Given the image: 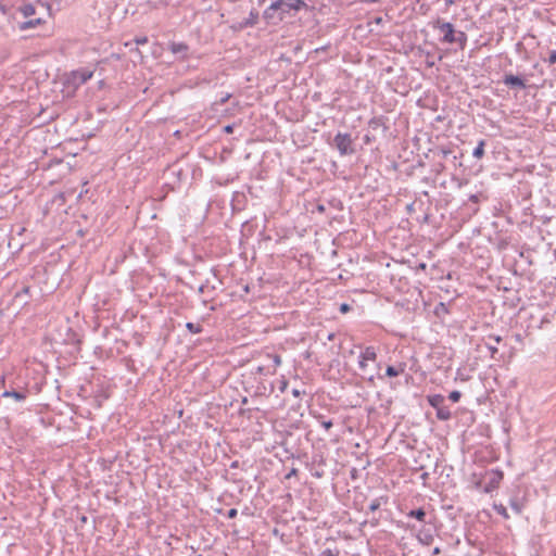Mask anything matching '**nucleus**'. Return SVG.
I'll return each mask as SVG.
<instances>
[{
	"label": "nucleus",
	"mask_w": 556,
	"mask_h": 556,
	"mask_svg": "<svg viewBox=\"0 0 556 556\" xmlns=\"http://www.w3.org/2000/svg\"><path fill=\"white\" fill-rule=\"evenodd\" d=\"M333 146L337 148L340 155H350L355 152L350 134L338 132L333 138Z\"/></svg>",
	"instance_id": "nucleus-1"
},
{
	"label": "nucleus",
	"mask_w": 556,
	"mask_h": 556,
	"mask_svg": "<svg viewBox=\"0 0 556 556\" xmlns=\"http://www.w3.org/2000/svg\"><path fill=\"white\" fill-rule=\"evenodd\" d=\"M93 73L88 70L73 71L67 78V83L78 88L92 77Z\"/></svg>",
	"instance_id": "nucleus-2"
},
{
	"label": "nucleus",
	"mask_w": 556,
	"mask_h": 556,
	"mask_svg": "<svg viewBox=\"0 0 556 556\" xmlns=\"http://www.w3.org/2000/svg\"><path fill=\"white\" fill-rule=\"evenodd\" d=\"M438 24L439 29L444 33L442 41L447 43H454V36L456 31L454 29L453 24L448 22H438Z\"/></svg>",
	"instance_id": "nucleus-3"
},
{
	"label": "nucleus",
	"mask_w": 556,
	"mask_h": 556,
	"mask_svg": "<svg viewBox=\"0 0 556 556\" xmlns=\"http://www.w3.org/2000/svg\"><path fill=\"white\" fill-rule=\"evenodd\" d=\"M503 83L506 86L517 87L519 89H525L526 88V84H525L523 79H521L519 76H516V75H513V74H506L504 76Z\"/></svg>",
	"instance_id": "nucleus-4"
},
{
	"label": "nucleus",
	"mask_w": 556,
	"mask_h": 556,
	"mask_svg": "<svg viewBox=\"0 0 556 556\" xmlns=\"http://www.w3.org/2000/svg\"><path fill=\"white\" fill-rule=\"evenodd\" d=\"M377 358L376 349L374 346H367L359 355V365L365 362H375Z\"/></svg>",
	"instance_id": "nucleus-5"
},
{
	"label": "nucleus",
	"mask_w": 556,
	"mask_h": 556,
	"mask_svg": "<svg viewBox=\"0 0 556 556\" xmlns=\"http://www.w3.org/2000/svg\"><path fill=\"white\" fill-rule=\"evenodd\" d=\"M169 50L174 53V54H179L181 55L182 58H185L187 55V52L189 50V47L184 43V42H172L169 45Z\"/></svg>",
	"instance_id": "nucleus-6"
},
{
	"label": "nucleus",
	"mask_w": 556,
	"mask_h": 556,
	"mask_svg": "<svg viewBox=\"0 0 556 556\" xmlns=\"http://www.w3.org/2000/svg\"><path fill=\"white\" fill-rule=\"evenodd\" d=\"M43 23H45V20L41 17L29 18L28 21L21 23L18 27L21 30H26V29L35 28Z\"/></svg>",
	"instance_id": "nucleus-7"
},
{
	"label": "nucleus",
	"mask_w": 556,
	"mask_h": 556,
	"mask_svg": "<svg viewBox=\"0 0 556 556\" xmlns=\"http://www.w3.org/2000/svg\"><path fill=\"white\" fill-rule=\"evenodd\" d=\"M24 17L29 18L36 14V7L31 3H24L18 8Z\"/></svg>",
	"instance_id": "nucleus-8"
},
{
	"label": "nucleus",
	"mask_w": 556,
	"mask_h": 556,
	"mask_svg": "<svg viewBox=\"0 0 556 556\" xmlns=\"http://www.w3.org/2000/svg\"><path fill=\"white\" fill-rule=\"evenodd\" d=\"M404 370H405V364L401 363L397 367L388 366L386 369V375L388 377H397L399 375L403 374Z\"/></svg>",
	"instance_id": "nucleus-9"
},
{
	"label": "nucleus",
	"mask_w": 556,
	"mask_h": 556,
	"mask_svg": "<svg viewBox=\"0 0 556 556\" xmlns=\"http://www.w3.org/2000/svg\"><path fill=\"white\" fill-rule=\"evenodd\" d=\"M428 401L433 408L438 409L439 407L443 406L445 399L441 394H434L429 396Z\"/></svg>",
	"instance_id": "nucleus-10"
},
{
	"label": "nucleus",
	"mask_w": 556,
	"mask_h": 556,
	"mask_svg": "<svg viewBox=\"0 0 556 556\" xmlns=\"http://www.w3.org/2000/svg\"><path fill=\"white\" fill-rule=\"evenodd\" d=\"M2 396L4 397H13L15 401L21 402L26 399V394L18 391H4Z\"/></svg>",
	"instance_id": "nucleus-11"
},
{
	"label": "nucleus",
	"mask_w": 556,
	"mask_h": 556,
	"mask_svg": "<svg viewBox=\"0 0 556 556\" xmlns=\"http://www.w3.org/2000/svg\"><path fill=\"white\" fill-rule=\"evenodd\" d=\"M451 416V410L448 409V407H445L444 405L437 409V417L440 420H448Z\"/></svg>",
	"instance_id": "nucleus-12"
},
{
	"label": "nucleus",
	"mask_w": 556,
	"mask_h": 556,
	"mask_svg": "<svg viewBox=\"0 0 556 556\" xmlns=\"http://www.w3.org/2000/svg\"><path fill=\"white\" fill-rule=\"evenodd\" d=\"M502 478H503L502 472H497L496 475H494V477L491 479L489 485L485 486V492H490L491 490L497 488Z\"/></svg>",
	"instance_id": "nucleus-13"
},
{
	"label": "nucleus",
	"mask_w": 556,
	"mask_h": 556,
	"mask_svg": "<svg viewBox=\"0 0 556 556\" xmlns=\"http://www.w3.org/2000/svg\"><path fill=\"white\" fill-rule=\"evenodd\" d=\"M484 147H485V141L480 140L478 142V146L475 148V150L472 152L473 157L481 159L484 155Z\"/></svg>",
	"instance_id": "nucleus-14"
},
{
	"label": "nucleus",
	"mask_w": 556,
	"mask_h": 556,
	"mask_svg": "<svg viewBox=\"0 0 556 556\" xmlns=\"http://www.w3.org/2000/svg\"><path fill=\"white\" fill-rule=\"evenodd\" d=\"M408 517L416 518L417 520L424 522L426 517V511L422 508L410 510L407 515Z\"/></svg>",
	"instance_id": "nucleus-15"
},
{
	"label": "nucleus",
	"mask_w": 556,
	"mask_h": 556,
	"mask_svg": "<svg viewBox=\"0 0 556 556\" xmlns=\"http://www.w3.org/2000/svg\"><path fill=\"white\" fill-rule=\"evenodd\" d=\"M454 39V42L458 43L462 49L465 48L467 42V35L464 31L455 33Z\"/></svg>",
	"instance_id": "nucleus-16"
},
{
	"label": "nucleus",
	"mask_w": 556,
	"mask_h": 556,
	"mask_svg": "<svg viewBox=\"0 0 556 556\" xmlns=\"http://www.w3.org/2000/svg\"><path fill=\"white\" fill-rule=\"evenodd\" d=\"M186 328L191 332V333H200L202 332V326L200 324H194V323H187L186 324Z\"/></svg>",
	"instance_id": "nucleus-17"
},
{
	"label": "nucleus",
	"mask_w": 556,
	"mask_h": 556,
	"mask_svg": "<svg viewBox=\"0 0 556 556\" xmlns=\"http://www.w3.org/2000/svg\"><path fill=\"white\" fill-rule=\"evenodd\" d=\"M494 509L496 510L497 514H500L501 516H503L505 519H508L509 518V515L507 513V509L504 505L502 504H495L494 505Z\"/></svg>",
	"instance_id": "nucleus-18"
},
{
	"label": "nucleus",
	"mask_w": 556,
	"mask_h": 556,
	"mask_svg": "<svg viewBox=\"0 0 556 556\" xmlns=\"http://www.w3.org/2000/svg\"><path fill=\"white\" fill-rule=\"evenodd\" d=\"M268 357H269V358L271 359V362H273V368H274V370H275L278 366H280V364H281V357H280L279 355H277V354H273V355H268Z\"/></svg>",
	"instance_id": "nucleus-19"
},
{
	"label": "nucleus",
	"mask_w": 556,
	"mask_h": 556,
	"mask_svg": "<svg viewBox=\"0 0 556 556\" xmlns=\"http://www.w3.org/2000/svg\"><path fill=\"white\" fill-rule=\"evenodd\" d=\"M381 500L382 498L372 500L371 503L369 504V510L375 511V510L379 509L381 506Z\"/></svg>",
	"instance_id": "nucleus-20"
},
{
	"label": "nucleus",
	"mask_w": 556,
	"mask_h": 556,
	"mask_svg": "<svg viewBox=\"0 0 556 556\" xmlns=\"http://www.w3.org/2000/svg\"><path fill=\"white\" fill-rule=\"evenodd\" d=\"M460 396H462L460 392H459V391H457V390H454V391H452V392L450 393L448 399H450L451 401H453V402H455V403H456V402H458V401H459Z\"/></svg>",
	"instance_id": "nucleus-21"
},
{
	"label": "nucleus",
	"mask_w": 556,
	"mask_h": 556,
	"mask_svg": "<svg viewBox=\"0 0 556 556\" xmlns=\"http://www.w3.org/2000/svg\"><path fill=\"white\" fill-rule=\"evenodd\" d=\"M321 556H339V551L326 548L325 551L321 552Z\"/></svg>",
	"instance_id": "nucleus-22"
},
{
	"label": "nucleus",
	"mask_w": 556,
	"mask_h": 556,
	"mask_svg": "<svg viewBox=\"0 0 556 556\" xmlns=\"http://www.w3.org/2000/svg\"><path fill=\"white\" fill-rule=\"evenodd\" d=\"M544 61L547 62L549 65L555 64L556 63V50L551 51L548 59L544 60Z\"/></svg>",
	"instance_id": "nucleus-23"
},
{
	"label": "nucleus",
	"mask_w": 556,
	"mask_h": 556,
	"mask_svg": "<svg viewBox=\"0 0 556 556\" xmlns=\"http://www.w3.org/2000/svg\"><path fill=\"white\" fill-rule=\"evenodd\" d=\"M134 41H135L136 45H146V43H148V37H146V36L136 37L134 39Z\"/></svg>",
	"instance_id": "nucleus-24"
},
{
	"label": "nucleus",
	"mask_w": 556,
	"mask_h": 556,
	"mask_svg": "<svg viewBox=\"0 0 556 556\" xmlns=\"http://www.w3.org/2000/svg\"><path fill=\"white\" fill-rule=\"evenodd\" d=\"M486 346H488V350H489V351H490V353H491V357H492V358H495V355H496V354H497V352H498L497 348H496V346H493V345H490V344H488Z\"/></svg>",
	"instance_id": "nucleus-25"
},
{
	"label": "nucleus",
	"mask_w": 556,
	"mask_h": 556,
	"mask_svg": "<svg viewBox=\"0 0 556 556\" xmlns=\"http://www.w3.org/2000/svg\"><path fill=\"white\" fill-rule=\"evenodd\" d=\"M237 515H238V510H237L236 508H231V509H229V510H228V513H227V517H228L229 519L236 518V517H237Z\"/></svg>",
	"instance_id": "nucleus-26"
},
{
	"label": "nucleus",
	"mask_w": 556,
	"mask_h": 556,
	"mask_svg": "<svg viewBox=\"0 0 556 556\" xmlns=\"http://www.w3.org/2000/svg\"><path fill=\"white\" fill-rule=\"evenodd\" d=\"M511 508L517 513V514H520L521 513V507L519 506V504L517 502H511Z\"/></svg>",
	"instance_id": "nucleus-27"
},
{
	"label": "nucleus",
	"mask_w": 556,
	"mask_h": 556,
	"mask_svg": "<svg viewBox=\"0 0 556 556\" xmlns=\"http://www.w3.org/2000/svg\"><path fill=\"white\" fill-rule=\"evenodd\" d=\"M489 339H490V340H493V341H494V342H496V343L502 342V337H501V336L490 334V336H489Z\"/></svg>",
	"instance_id": "nucleus-28"
},
{
	"label": "nucleus",
	"mask_w": 556,
	"mask_h": 556,
	"mask_svg": "<svg viewBox=\"0 0 556 556\" xmlns=\"http://www.w3.org/2000/svg\"><path fill=\"white\" fill-rule=\"evenodd\" d=\"M321 426H323L326 430H329V429L332 427V421H331V420L321 421Z\"/></svg>",
	"instance_id": "nucleus-29"
},
{
	"label": "nucleus",
	"mask_w": 556,
	"mask_h": 556,
	"mask_svg": "<svg viewBox=\"0 0 556 556\" xmlns=\"http://www.w3.org/2000/svg\"><path fill=\"white\" fill-rule=\"evenodd\" d=\"M452 151L450 149H441L440 150V153L442 155V157H447V155L451 153Z\"/></svg>",
	"instance_id": "nucleus-30"
},
{
	"label": "nucleus",
	"mask_w": 556,
	"mask_h": 556,
	"mask_svg": "<svg viewBox=\"0 0 556 556\" xmlns=\"http://www.w3.org/2000/svg\"><path fill=\"white\" fill-rule=\"evenodd\" d=\"M379 124H380V121H379V119H377V118H374V119H371V121L369 122V125H370L371 127H374V128H375V127H377V126H379Z\"/></svg>",
	"instance_id": "nucleus-31"
},
{
	"label": "nucleus",
	"mask_w": 556,
	"mask_h": 556,
	"mask_svg": "<svg viewBox=\"0 0 556 556\" xmlns=\"http://www.w3.org/2000/svg\"><path fill=\"white\" fill-rule=\"evenodd\" d=\"M469 200H470L471 202H473V203H477V202H479V195H478V194H471V195L469 197Z\"/></svg>",
	"instance_id": "nucleus-32"
},
{
	"label": "nucleus",
	"mask_w": 556,
	"mask_h": 556,
	"mask_svg": "<svg viewBox=\"0 0 556 556\" xmlns=\"http://www.w3.org/2000/svg\"><path fill=\"white\" fill-rule=\"evenodd\" d=\"M349 309H350V306H349L348 304H345V303L341 304V306H340V311H341L342 313H345V312H348Z\"/></svg>",
	"instance_id": "nucleus-33"
},
{
	"label": "nucleus",
	"mask_w": 556,
	"mask_h": 556,
	"mask_svg": "<svg viewBox=\"0 0 556 556\" xmlns=\"http://www.w3.org/2000/svg\"><path fill=\"white\" fill-rule=\"evenodd\" d=\"M280 7V2H275L269 7V10H277Z\"/></svg>",
	"instance_id": "nucleus-34"
},
{
	"label": "nucleus",
	"mask_w": 556,
	"mask_h": 556,
	"mask_svg": "<svg viewBox=\"0 0 556 556\" xmlns=\"http://www.w3.org/2000/svg\"><path fill=\"white\" fill-rule=\"evenodd\" d=\"M441 553L440 547H434L432 551V555H439Z\"/></svg>",
	"instance_id": "nucleus-35"
},
{
	"label": "nucleus",
	"mask_w": 556,
	"mask_h": 556,
	"mask_svg": "<svg viewBox=\"0 0 556 556\" xmlns=\"http://www.w3.org/2000/svg\"><path fill=\"white\" fill-rule=\"evenodd\" d=\"M225 131H226L227 134L231 132V131H232V126L227 125V126L225 127Z\"/></svg>",
	"instance_id": "nucleus-36"
},
{
	"label": "nucleus",
	"mask_w": 556,
	"mask_h": 556,
	"mask_svg": "<svg viewBox=\"0 0 556 556\" xmlns=\"http://www.w3.org/2000/svg\"><path fill=\"white\" fill-rule=\"evenodd\" d=\"M333 338H334V333H329V334H328V340H330V341H331V340H333Z\"/></svg>",
	"instance_id": "nucleus-37"
},
{
	"label": "nucleus",
	"mask_w": 556,
	"mask_h": 556,
	"mask_svg": "<svg viewBox=\"0 0 556 556\" xmlns=\"http://www.w3.org/2000/svg\"><path fill=\"white\" fill-rule=\"evenodd\" d=\"M366 363H367V362L363 363V365H359V367H361L363 370H364V369L366 368V366H367V364H366Z\"/></svg>",
	"instance_id": "nucleus-38"
},
{
	"label": "nucleus",
	"mask_w": 556,
	"mask_h": 556,
	"mask_svg": "<svg viewBox=\"0 0 556 556\" xmlns=\"http://www.w3.org/2000/svg\"><path fill=\"white\" fill-rule=\"evenodd\" d=\"M293 395L294 396H299L300 395V392L298 390H293Z\"/></svg>",
	"instance_id": "nucleus-39"
},
{
	"label": "nucleus",
	"mask_w": 556,
	"mask_h": 556,
	"mask_svg": "<svg viewBox=\"0 0 556 556\" xmlns=\"http://www.w3.org/2000/svg\"><path fill=\"white\" fill-rule=\"evenodd\" d=\"M295 473V469H293L289 475L288 477H290L291 475H294Z\"/></svg>",
	"instance_id": "nucleus-40"
}]
</instances>
